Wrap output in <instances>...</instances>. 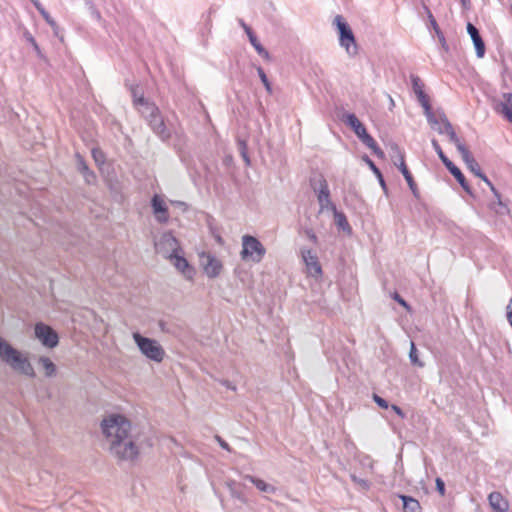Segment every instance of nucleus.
Here are the masks:
<instances>
[{
	"label": "nucleus",
	"mask_w": 512,
	"mask_h": 512,
	"mask_svg": "<svg viewBox=\"0 0 512 512\" xmlns=\"http://www.w3.org/2000/svg\"><path fill=\"white\" fill-rule=\"evenodd\" d=\"M303 233L309 239L310 242H312L315 245L318 244V237L312 228L303 229Z\"/></svg>",
	"instance_id": "40"
},
{
	"label": "nucleus",
	"mask_w": 512,
	"mask_h": 512,
	"mask_svg": "<svg viewBox=\"0 0 512 512\" xmlns=\"http://www.w3.org/2000/svg\"><path fill=\"white\" fill-rule=\"evenodd\" d=\"M215 439L223 449L230 451L228 443L224 441L220 436H215Z\"/></svg>",
	"instance_id": "56"
},
{
	"label": "nucleus",
	"mask_w": 512,
	"mask_h": 512,
	"mask_svg": "<svg viewBox=\"0 0 512 512\" xmlns=\"http://www.w3.org/2000/svg\"><path fill=\"white\" fill-rule=\"evenodd\" d=\"M442 123L445 126V130H442L441 127H438L437 128L438 133L439 134H447L450 142H452L456 146L458 152L461 155H463V151L468 150V149L464 144L461 143L459 137L456 135V133L453 129L452 124L449 122V120L447 119V117L445 115H442Z\"/></svg>",
	"instance_id": "14"
},
{
	"label": "nucleus",
	"mask_w": 512,
	"mask_h": 512,
	"mask_svg": "<svg viewBox=\"0 0 512 512\" xmlns=\"http://www.w3.org/2000/svg\"><path fill=\"white\" fill-rule=\"evenodd\" d=\"M512 105L509 102H501L497 105L496 111L502 114L509 122L512 123Z\"/></svg>",
	"instance_id": "31"
},
{
	"label": "nucleus",
	"mask_w": 512,
	"mask_h": 512,
	"mask_svg": "<svg viewBox=\"0 0 512 512\" xmlns=\"http://www.w3.org/2000/svg\"><path fill=\"white\" fill-rule=\"evenodd\" d=\"M33 49L39 57H42L41 49L37 43H34Z\"/></svg>",
	"instance_id": "62"
},
{
	"label": "nucleus",
	"mask_w": 512,
	"mask_h": 512,
	"mask_svg": "<svg viewBox=\"0 0 512 512\" xmlns=\"http://www.w3.org/2000/svg\"><path fill=\"white\" fill-rule=\"evenodd\" d=\"M333 25L336 26L339 34V45L346 50L349 56L353 57L357 55L358 46L349 24L341 15H337L333 20Z\"/></svg>",
	"instance_id": "4"
},
{
	"label": "nucleus",
	"mask_w": 512,
	"mask_h": 512,
	"mask_svg": "<svg viewBox=\"0 0 512 512\" xmlns=\"http://www.w3.org/2000/svg\"><path fill=\"white\" fill-rule=\"evenodd\" d=\"M238 148H239L240 155H241L242 159L244 160L245 164L247 166H249L251 162H250V158L248 156L247 145H246L245 141H239Z\"/></svg>",
	"instance_id": "37"
},
{
	"label": "nucleus",
	"mask_w": 512,
	"mask_h": 512,
	"mask_svg": "<svg viewBox=\"0 0 512 512\" xmlns=\"http://www.w3.org/2000/svg\"><path fill=\"white\" fill-rule=\"evenodd\" d=\"M247 36L249 38L251 45L254 47V49L257 51V53L264 59L269 60L270 59L269 52L261 45V43L259 42L255 33L253 31L248 32Z\"/></svg>",
	"instance_id": "27"
},
{
	"label": "nucleus",
	"mask_w": 512,
	"mask_h": 512,
	"mask_svg": "<svg viewBox=\"0 0 512 512\" xmlns=\"http://www.w3.org/2000/svg\"><path fill=\"white\" fill-rule=\"evenodd\" d=\"M342 121L354 131V133L358 136V138H360L362 135H364L367 132L365 126L361 123V121L353 113L343 114Z\"/></svg>",
	"instance_id": "17"
},
{
	"label": "nucleus",
	"mask_w": 512,
	"mask_h": 512,
	"mask_svg": "<svg viewBox=\"0 0 512 512\" xmlns=\"http://www.w3.org/2000/svg\"><path fill=\"white\" fill-rule=\"evenodd\" d=\"M368 164H369V167L371 168V170L374 172L375 176H377L381 187L383 188L384 191H386L387 187H386V183H385V180L383 178V175H382L381 171L374 164V162L369 160V159H368Z\"/></svg>",
	"instance_id": "34"
},
{
	"label": "nucleus",
	"mask_w": 512,
	"mask_h": 512,
	"mask_svg": "<svg viewBox=\"0 0 512 512\" xmlns=\"http://www.w3.org/2000/svg\"><path fill=\"white\" fill-rule=\"evenodd\" d=\"M504 97L508 100L509 104L512 105V93L505 94Z\"/></svg>",
	"instance_id": "64"
},
{
	"label": "nucleus",
	"mask_w": 512,
	"mask_h": 512,
	"mask_svg": "<svg viewBox=\"0 0 512 512\" xmlns=\"http://www.w3.org/2000/svg\"><path fill=\"white\" fill-rule=\"evenodd\" d=\"M399 497L403 502L404 512H420L421 507L416 499L406 495H400Z\"/></svg>",
	"instance_id": "28"
},
{
	"label": "nucleus",
	"mask_w": 512,
	"mask_h": 512,
	"mask_svg": "<svg viewBox=\"0 0 512 512\" xmlns=\"http://www.w3.org/2000/svg\"><path fill=\"white\" fill-rule=\"evenodd\" d=\"M25 38L29 43H31L32 46L34 45V43H37L35 38L30 33H26Z\"/></svg>",
	"instance_id": "61"
},
{
	"label": "nucleus",
	"mask_w": 512,
	"mask_h": 512,
	"mask_svg": "<svg viewBox=\"0 0 512 512\" xmlns=\"http://www.w3.org/2000/svg\"><path fill=\"white\" fill-rule=\"evenodd\" d=\"M33 3V5L35 6V8L38 10V12L43 16L44 14H46V10L45 8L42 6V4L38 1V0H34V1H31Z\"/></svg>",
	"instance_id": "54"
},
{
	"label": "nucleus",
	"mask_w": 512,
	"mask_h": 512,
	"mask_svg": "<svg viewBox=\"0 0 512 512\" xmlns=\"http://www.w3.org/2000/svg\"><path fill=\"white\" fill-rule=\"evenodd\" d=\"M231 495L241 501H245L244 497L242 496V494L240 492H238L236 490V488H231Z\"/></svg>",
	"instance_id": "58"
},
{
	"label": "nucleus",
	"mask_w": 512,
	"mask_h": 512,
	"mask_svg": "<svg viewBox=\"0 0 512 512\" xmlns=\"http://www.w3.org/2000/svg\"><path fill=\"white\" fill-rule=\"evenodd\" d=\"M391 408L400 418H402V419L405 418V413L403 412V410L399 406L393 404L391 406Z\"/></svg>",
	"instance_id": "55"
},
{
	"label": "nucleus",
	"mask_w": 512,
	"mask_h": 512,
	"mask_svg": "<svg viewBox=\"0 0 512 512\" xmlns=\"http://www.w3.org/2000/svg\"><path fill=\"white\" fill-rule=\"evenodd\" d=\"M437 37L442 45V48L445 49L446 51L448 50V45L446 43V40H445V37H444V34L442 33V31H438L437 33Z\"/></svg>",
	"instance_id": "50"
},
{
	"label": "nucleus",
	"mask_w": 512,
	"mask_h": 512,
	"mask_svg": "<svg viewBox=\"0 0 512 512\" xmlns=\"http://www.w3.org/2000/svg\"><path fill=\"white\" fill-rule=\"evenodd\" d=\"M92 157L97 165H102L105 162V154L100 148H93L91 151Z\"/></svg>",
	"instance_id": "36"
},
{
	"label": "nucleus",
	"mask_w": 512,
	"mask_h": 512,
	"mask_svg": "<svg viewBox=\"0 0 512 512\" xmlns=\"http://www.w3.org/2000/svg\"><path fill=\"white\" fill-rule=\"evenodd\" d=\"M244 479H246L249 482H251L252 484H254L255 487L263 493L274 494L277 491V488L274 485L269 484V483L265 482L264 480L254 477L252 475H245Z\"/></svg>",
	"instance_id": "21"
},
{
	"label": "nucleus",
	"mask_w": 512,
	"mask_h": 512,
	"mask_svg": "<svg viewBox=\"0 0 512 512\" xmlns=\"http://www.w3.org/2000/svg\"><path fill=\"white\" fill-rule=\"evenodd\" d=\"M76 158H77L78 170L83 175L85 182L89 185L95 184L96 179H97L95 173L89 169L86 161L80 154H76Z\"/></svg>",
	"instance_id": "20"
},
{
	"label": "nucleus",
	"mask_w": 512,
	"mask_h": 512,
	"mask_svg": "<svg viewBox=\"0 0 512 512\" xmlns=\"http://www.w3.org/2000/svg\"><path fill=\"white\" fill-rule=\"evenodd\" d=\"M310 184L317 196L320 212L335 210L336 205L331 201L329 186L324 176L319 175L317 179H311Z\"/></svg>",
	"instance_id": "7"
},
{
	"label": "nucleus",
	"mask_w": 512,
	"mask_h": 512,
	"mask_svg": "<svg viewBox=\"0 0 512 512\" xmlns=\"http://www.w3.org/2000/svg\"><path fill=\"white\" fill-rule=\"evenodd\" d=\"M362 143L367 146L369 149H372V148H376V141L374 140V138L368 134V132H366L364 135H362L360 138H359Z\"/></svg>",
	"instance_id": "38"
},
{
	"label": "nucleus",
	"mask_w": 512,
	"mask_h": 512,
	"mask_svg": "<svg viewBox=\"0 0 512 512\" xmlns=\"http://www.w3.org/2000/svg\"><path fill=\"white\" fill-rule=\"evenodd\" d=\"M222 384H223L226 388H228V389H231V390H233V391H235V390H236V386H235V385H233V384H232L230 381H228V380H224V381H222Z\"/></svg>",
	"instance_id": "60"
},
{
	"label": "nucleus",
	"mask_w": 512,
	"mask_h": 512,
	"mask_svg": "<svg viewBox=\"0 0 512 512\" xmlns=\"http://www.w3.org/2000/svg\"><path fill=\"white\" fill-rule=\"evenodd\" d=\"M300 252L308 273L315 278L320 277L322 275V268L317 254L312 249L306 247H302Z\"/></svg>",
	"instance_id": "10"
},
{
	"label": "nucleus",
	"mask_w": 512,
	"mask_h": 512,
	"mask_svg": "<svg viewBox=\"0 0 512 512\" xmlns=\"http://www.w3.org/2000/svg\"><path fill=\"white\" fill-rule=\"evenodd\" d=\"M139 103L142 105L141 114L146 119L151 130L162 140L167 141L171 137V132L167 128L164 118L161 115L159 108L146 101L144 98L139 99Z\"/></svg>",
	"instance_id": "3"
},
{
	"label": "nucleus",
	"mask_w": 512,
	"mask_h": 512,
	"mask_svg": "<svg viewBox=\"0 0 512 512\" xmlns=\"http://www.w3.org/2000/svg\"><path fill=\"white\" fill-rule=\"evenodd\" d=\"M151 206L157 222L163 224L169 220L168 207L161 196L155 194L151 199Z\"/></svg>",
	"instance_id": "13"
},
{
	"label": "nucleus",
	"mask_w": 512,
	"mask_h": 512,
	"mask_svg": "<svg viewBox=\"0 0 512 512\" xmlns=\"http://www.w3.org/2000/svg\"><path fill=\"white\" fill-rule=\"evenodd\" d=\"M467 33L470 35L473 41L477 57L483 58L485 55L486 48L485 43L479 33V30L472 23H468Z\"/></svg>",
	"instance_id": "15"
},
{
	"label": "nucleus",
	"mask_w": 512,
	"mask_h": 512,
	"mask_svg": "<svg viewBox=\"0 0 512 512\" xmlns=\"http://www.w3.org/2000/svg\"><path fill=\"white\" fill-rule=\"evenodd\" d=\"M200 259L203 270L209 278H216L220 275L223 266L218 258L210 253H203Z\"/></svg>",
	"instance_id": "12"
},
{
	"label": "nucleus",
	"mask_w": 512,
	"mask_h": 512,
	"mask_svg": "<svg viewBox=\"0 0 512 512\" xmlns=\"http://www.w3.org/2000/svg\"><path fill=\"white\" fill-rule=\"evenodd\" d=\"M393 299L398 302L401 306L405 307V308H409L407 302L397 293L395 292L393 294Z\"/></svg>",
	"instance_id": "49"
},
{
	"label": "nucleus",
	"mask_w": 512,
	"mask_h": 512,
	"mask_svg": "<svg viewBox=\"0 0 512 512\" xmlns=\"http://www.w3.org/2000/svg\"><path fill=\"white\" fill-rule=\"evenodd\" d=\"M412 86H413L414 93L416 95H418L419 91H424L423 90L424 85L421 82L420 78L417 76H412Z\"/></svg>",
	"instance_id": "39"
},
{
	"label": "nucleus",
	"mask_w": 512,
	"mask_h": 512,
	"mask_svg": "<svg viewBox=\"0 0 512 512\" xmlns=\"http://www.w3.org/2000/svg\"><path fill=\"white\" fill-rule=\"evenodd\" d=\"M476 177H478L481 180H483L489 186V188L493 192L494 196L496 197L497 203L499 205V209H496V212L502 214L505 211H507V207L502 204L500 193L496 190V188L491 183V181L487 178V176L482 171H480V173L477 174Z\"/></svg>",
	"instance_id": "24"
},
{
	"label": "nucleus",
	"mask_w": 512,
	"mask_h": 512,
	"mask_svg": "<svg viewBox=\"0 0 512 512\" xmlns=\"http://www.w3.org/2000/svg\"><path fill=\"white\" fill-rule=\"evenodd\" d=\"M507 321L512 327V298H510L509 303L507 305V313H506Z\"/></svg>",
	"instance_id": "47"
},
{
	"label": "nucleus",
	"mask_w": 512,
	"mask_h": 512,
	"mask_svg": "<svg viewBox=\"0 0 512 512\" xmlns=\"http://www.w3.org/2000/svg\"><path fill=\"white\" fill-rule=\"evenodd\" d=\"M476 177H478L481 180H483L489 186V188L493 192L494 196L496 197L497 203L499 205V209H496V212L502 214L505 211H507V207L502 204L500 193L496 190V188L491 183V181L487 178V176L482 171H480V173L477 174Z\"/></svg>",
	"instance_id": "25"
},
{
	"label": "nucleus",
	"mask_w": 512,
	"mask_h": 512,
	"mask_svg": "<svg viewBox=\"0 0 512 512\" xmlns=\"http://www.w3.org/2000/svg\"><path fill=\"white\" fill-rule=\"evenodd\" d=\"M39 365L44 369L46 377H53L56 374V365L49 357L41 356L38 360Z\"/></svg>",
	"instance_id": "29"
},
{
	"label": "nucleus",
	"mask_w": 512,
	"mask_h": 512,
	"mask_svg": "<svg viewBox=\"0 0 512 512\" xmlns=\"http://www.w3.org/2000/svg\"><path fill=\"white\" fill-rule=\"evenodd\" d=\"M36 338L47 348H54L59 343L57 332L44 323H37L34 327Z\"/></svg>",
	"instance_id": "9"
},
{
	"label": "nucleus",
	"mask_w": 512,
	"mask_h": 512,
	"mask_svg": "<svg viewBox=\"0 0 512 512\" xmlns=\"http://www.w3.org/2000/svg\"><path fill=\"white\" fill-rule=\"evenodd\" d=\"M42 17L45 19L47 24H49L53 29L57 28L55 20L50 16L48 12H46V14H44Z\"/></svg>",
	"instance_id": "48"
},
{
	"label": "nucleus",
	"mask_w": 512,
	"mask_h": 512,
	"mask_svg": "<svg viewBox=\"0 0 512 512\" xmlns=\"http://www.w3.org/2000/svg\"><path fill=\"white\" fill-rule=\"evenodd\" d=\"M170 261L186 278L191 279L194 275V269L189 265L188 261L177 253L171 256Z\"/></svg>",
	"instance_id": "16"
},
{
	"label": "nucleus",
	"mask_w": 512,
	"mask_h": 512,
	"mask_svg": "<svg viewBox=\"0 0 512 512\" xmlns=\"http://www.w3.org/2000/svg\"><path fill=\"white\" fill-rule=\"evenodd\" d=\"M476 177H478L481 180H483L489 186V188L493 192L494 196L496 197L497 203L499 205V209H496V212L502 214L505 211H507V207L502 204L500 193L496 190V188L491 183V181L487 178V176L482 171H480V173L477 174Z\"/></svg>",
	"instance_id": "23"
},
{
	"label": "nucleus",
	"mask_w": 512,
	"mask_h": 512,
	"mask_svg": "<svg viewBox=\"0 0 512 512\" xmlns=\"http://www.w3.org/2000/svg\"><path fill=\"white\" fill-rule=\"evenodd\" d=\"M373 400L381 408L387 409L389 407L388 402L377 394H373Z\"/></svg>",
	"instance_id": "43"
},
{
	"label": "nucleus",
	"mask_w": 512,
	"mask_h": 512,
	"mask_svg": "<svg viewBox=\"0 0 512 512\" xmlns=\"http://www.w3.org/2000/svg\"><path fill=\"white\" fill-rule=\"evenodd\" d=\"M441 161L445 165V167L449 170L450 173H452L453 170H455V168H457V166L448 157H445Z\"/></svg>",
	"instance_id": "46"
},
{
	"label": "nucleus",
	"mask_w": 512,
	"mask_h": 512,
	"mask_svg": "<svg viewBox=\"0 0 512 512\" xmlns=\"http://www.w3.org/2000/svg\"><path fill=\"white\" fill-rule=\"evenodd\" d=\"M372 152L379 158H384L385 154L384 152L380 149V147L376 144V148H372L371 149Z\"/></svg>",
	"instance_id": "57"
},
{
	"label": "nucleus",
	"mask_w": 512,
	"mask_h": 512,
	"mask_svg": "<svg viewBox=\"0 0 512 512\" xmlns=\"http://www.w3.org/2000/svg\"><path fill=\"white\" fill-rule=\"evenodd\" d=\"M431 143L440 160H443L445 157H447L436 139H432Z\"/></svg>",
	"instance_id": "42"
},
{
	"label": "nucleus",
	"mask_w": 512,
	"mask_h": 512,
	"mask_svg": "<svg viewBox=\"0 0 512 512\" xmlns=\"http://www.w3.org/2000/svg\"><path fill=\"white\" fill-rule=\"evenodd\" d=\"M101 431L109 442V450L118 461H134L139 455V447L133 440L131 422L124 415L112 413L103 418Z\"/></svg>",
	"instance_id": "1"
},
{
	"label": "nucleus",
	"mask_w": 512,
	"mask_h": 512,
	"mask_svg": "<svg viewBox=\"0 0 512 512\" xmlns=\"http://www.w3.org/2000/svg\"><path fill=\"white\" fill-rule=\"evenodd\" d=\"M409 358L413 365H416L418 367L424 366V363L422 361H420V359L418 357V351L416 349L414 342H411V345H410Z\"/></svg>",
	"instance_id": "33"
},
{
	"label": "nucleus",
	"mask_w": 512,
	"mask_h": 512,
	"mask_svg": "<svg viewBox=\"0 0 512 512\" xmlns=\"http://www.w3.org/2000/svg\"><path fill=\"white\" fill-rule=\"evenodd\" d=\"M391 149L397 153L398 157H399V164H397V162H394L395 165L398 166L400 172L402 173V175L404 176L412 194L414 195L415 198H419L420 197V193H419V190H418V187L413 179V176L412 174L410 173L408 167L406 166L405 164V160H404V155L401 153L399 147L395 144L391 147Z\"/></svg>",
	"instance_id": "11"
},
{
	"label": "nucleus",
	"mask_w": 512,
	"mask_h": 512,
	"mask_svg": "<svg viewBox=\"0 0 512 512\" xmlns=\"http://www.w3.org/2000/svg\"><path fill=\"white\" fill-rule=\"evenodd\" d=\"M461 1V4L463 6L464 9H467L469 8L470 6V0H460Z\"/></svg>",
	"instance_id": "63"
},
{
	"label": "nucleus",
	"mask_w": 512,
	"mask_h": 512,
	"mask_svg": "<svg viewBox=\"0 0 512 512\" xmlns=\"http://www.w3.org/2000/svg\"><path fill=\"white\" fill-rule=\"evenodd\" d=\"M266 253L263 244L254 236L244 235L242 237L241 258L259 263Z\"/></svg>",
	"instance_id": "6"
},
{
	"label": "nucleus",
	"mask_w": 512,
	"mask_h": 512,
	"mask_svg": "<svg viewBox=\"0 0 512 512\" xmlns=\"http://www.w3.org/2000/svg\"><path fill=\"white\" fill-rule=\"evenodd\" d=\"M462 160L465 162L467 168L476 176L480 173L481 168L475 158L472 156L469 150H464L461 155Z\"/></svg>",
	"instance_id": "26"
},
{
	"label": "nucleus",
	"mask_w": 512,
	"mask_h": 512,
	"mask_svg": "<svg viewBox=\"0 0 512 512\" xmlns=\"http://www.w3.org/2000/svg\"><path fill=\"white\" fill-rule=\"evenodd\" d=\"M476 177H478L481 180H483L489 186V188L493 192L494 196L496 197L497 203L499 205V209H496V212L502 214L505 211H507V207L502 204L500 193L496 190V188L491 183V181L487 178V176L482 171H480V173L477 174Z\"/></svg>",
	"instance_id": "22"
},
{
	"label": "nucleus",
	"mask_w": 512,
	"mask_h": 512,
	"mask_svg": "<svg viewBox=\"0 0 512 512\" xmlns=\"http://www.w3.org/2000/svg\"><path fill=\"white\" fill-rule=\"evenodd\" d=\"M133 339L145 357L157 363L163 360L165 351L156 340L144 337L138 332L133 333Z\"/></svg>",
	"instance_id": "5"
},
{
	"label": "nucleus",
	"mask_w": 512,
	"mask_h": 512,
	"mask_svg": "<svg viewBox=\"0 0 512 512\" xmlns=\"http://www.w3.org/2000/svg\"><path fill=\"white\" fill-rule=\"evenodd\" d=\"M441 161L445 165V167L449 170L450 173H452L453 170H455V168H457V166L448 157H445Z\"/></svg>",
	"instance_id": "45"
},
{
	"label": "nucleus",
	"mask_w": 512,
	"mask_h": 512,
	"mask_svg": "<svg viewBox=\"0 0 512 512\" xmlns=\"http://www.w3.org/2000/svg\"><path fill=\"white\" fill-rule=\"evenodd\" d=\"M489 504L494 512H506L509 504L499 492H492L488 496Z\"/></svg>",
	"instance_id": "19"
},
{
	"label": "nucleus",
	"mask_w": 512,
	"mask_h": 512,
	"mask_svg": "<svg viewBox=\"0 0 512 512\" xmlns=\"http://www.w3.org/2000/svg\"><path fill=\"white\" fill-rule=\"evenodd\" d=\"M455 179L458 181V183L460 184V186L469 194H471V188L469 186V184L467 183L466 179H465V176L463 175V173L461 172V170L457 167L455 168V170H453V172L451 173Z\"/></svg>",
	"instance_id": "32"
},
{
	"label": "nucleus",
	"mask_w": 512,
	"mask_h": 512,
	"mask_svg": "<svg viewBox=\"0 0 512 512\" xmlns=\"http://www.w3.org/2000/svg\"><path fill=\"white\" fill-rule=\"evenodd\" d=\"M238 22H239L240 26L244 29L246 34H248V32H252L253 31L251 29V27L248 26L242 19H239Z\"/></svg>",
	"instance_id": "59"
},
{
	"label": "nucleus",
	"mask_w": 512,
	"mask_h": 512,
	"mask_svg": "<svg viewBox=\"0 0 512 512\" xmlns=\"http://www.w3.org/2000/svg\"><path fill=\"white\" fill-rule=\"evenodd\" d=\"M331 211L334 214L335 224L343 231L350 232L351 226L348 223V220H347L345 214L343 212L338 211L337 208H335V210H331Z\"/></svg>",
	"instance_id": "30"
},
{
	"label": "nucleus",
	"mask_w": 512,
	"mask_h": 512,
	"mask_svg": "<svg viewBox=\"0 0 512 512\" xmlns=\"http://www.w3.org/2000/svg\"><path fill=\"white\" fill-rule=\"evenodd\" d=\"M33 3V5L35 6V8L38 10V12L43 16L44 14H46V10L45 8L42 6V4L38 1V0H34V1H31Z\"/></svg>",
	"instance_id": "51"
},
{
	"label": "nucleus",
	"mask_w": 512,
	"mask_h": 512,
	"mask_svg": "<svg viewBox=\"0 0 512 512\" xmlns=\"http://www.w3.org/2000/svg\"><path fill=\"white\" fill-rule=\"evenodd\" d=\"M424 10H427V16H428L429 22H430L432 28L437 33L438 31H440V28H439V26L437 24L436 19L434 18L432 12L430 11V9L426 5H424Z\"/></svg>",
	"instance_id": "41"
},
{
	"label": "nucleus",
	"mask_w": 512,
	"mask_h": 512,
	"mask_svg": "<svg viewBox=\"0 0 512 512\" xmlns=\"http://www.w3.org/2000/svg\"><path fill=\"white\" fill-rule=\"evenodd\" d=\"M416 96H417L418 102L421 104V106L424 109L428 123L431 126H434L435 124H437L438 120L436 119V117L434 116V114L432 112V107H431L428 95L424 91H419L418 95H416Z\"/></svg>",
	"instance_id": "18"
},
{
	"label": "nucleus",
	"mask_w": 512,
	"mask_h": 512,
	"mask_svg": "<svg viewBox=\"0 0 512 512\" xmlns=\"http://www.w3.org/2000/svg\"><path fill=\"white\" fill-rule=\"evenodd\" d=\"M436 489L439 492L441 496H444L445 494V483L441 478H436Z\"/></svg>",
	"instance_id": "44"
},
{
	"label": "nucleus",
	"mask_w": 512,
	"mask_h": 512,
	"mask_svg": "<svg viewBox=\"0 0 512 512\" xmlns=\"http://www.w3.org/2000/svg\"><path fill=\"white\" fill-rule=\"evenodd\" d=\"M257 73H258L259 78H260L261 82L263 83L265 89L267 90L268 93L271 94L272 86H271V83L269 82L268 77H267L265 71L263 70V68L257 67Z\"/></svg>",
	"instance_id": "35"
},
{
	"label": "nucleus",
	"mask_w": 512,
	"mask_h": 512,
	"mask_svg": "<svg viewBox=\"0 0 512 512\" xmlns=\"http://www.w3.org/2000/svg\"><path fill=\"white\" fill-rule=\"evenodd\" d=\"M155 250L165 258H170L180 250L178 240L171 232H166L155 242Z\"/></svg>",
	"instance_id": "8"
},
{
	"label": "nucleus",
	"mask_w": 512,
	"mask_h": 512,
	"mask_svg": "<svg viewBox=\"0 0 512 512\" xmlns=\"http://www.w3.org/2000/svg\"><path fill=\"white\" fill-rule=\"evenodd\" d=\"M0 359L14 371L29 377H35V371L28 358L12 347L0 336Z\"/></svg>",
	"instance_id": "2"
},
{
	"label": "nucleus",
	"mask_w": 512,
	"mask_h": 512,
	"mask_svg": "<svg viewBox=\"0 0 512 512\" xmlns=\"http://www.w3.org/2000/svg\"><path fill=\"white\" fill-rule=\"evenodd\" d=\"M33 3V5L35 6V8L38 10V12L43 16L44 14H46V10L45 8L42 6V4L38 1V0H34V1H31Z\"/></svg>",
	"instance_id": "53"
},
{
	"label": "nucleus",
	"mask_w": 512,
	"mask_h": 512,
	"mask_svg": "<svg viewBox=\"0 0 512 512\" xmlns=\"http://www.w3.org/2000/svg\"><path fill=\"white\" fill-rule=\"evenodd\" d=\"M33 3V5L35 6V8L38 10V12L43 16L44 14H46V10L45 8L42 6V4L38 1V0H34V1H31Z\"/></svg>",
	"instance_id": "52"
}]
</instances>
